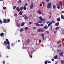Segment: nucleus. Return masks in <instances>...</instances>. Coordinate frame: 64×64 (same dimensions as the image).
Here are the masks:
<instances>
[{
  "mask_svg": "<svg viewBox=\"0 0 64 64\" xmlns=\"http://www.w3.org/2000/svg\"><path fill=\"white\" fill-rule=\"evenodd\" d=\"M39 18L40 19V20L38 21V23H42V22L43 21V22H45V19L42 18V16H40Z\"/></svg>",
  "mask_w": 64,
  "mask_h": 64,
  "instance_id": "f257e3e1",
  "label": "nucleus"
},
{
  "mask_svg": "<svg viewBox=\"0 0 64 64\" xmlns=\"http://www.w3.org/2000/svg\"><path fill=\"white\" fill-rule=\"evenodd\" d=\"M6 41H5L4 42V44H5L6 45H7V44L9 45L10 44V42H9V40L8 39H6Z\"/></svg>",
  "mask_w": 64,
  "mask_h": 64,
  "instance_id": "f03ea898",
  "label": "nucleus"
},
{
  "mask_svg": "<svg viewBox=\"0 0 64 64\" xmlns=\"http://www.w3.org/2000/svg\"><path fill=\"white\" fill-rule=\"evenodd\" d=\"M51 3H49L47 5V8H51Z\"/></svg>",
  "mask_w": 64,
  "mask_h": 64,
  "instance_id": "7ed1b4c3",
  "label": "nucleus"
},
{
  "mask_svg": "<svg viewBox=\"0 0 64 64\" xmlns=\"http://www.w3.org/2000/svg\"><path fill=\"white\" fill-rule=\"evenodd\" d=\"M33 6H34L33 4H31L30 6V9H32V8H33Z\"/></svg>",
  "mask_w": 64,
  "mask_h": 64,
  "instance_id": "20e7f679",
  "label": "nucleus"
},
{
  "mask_svg": "<svg viewBox=\"0 0 64 64\" xmlns=\"http://www.w3.org/2000/svg\"><path fill=\"white\" fill-rule=\"evenodd\" d=\"M48 28V26H47L46 25L44 27V28L45 29H47Z\"/></svg>",
  "mask_w": 64,
  "mask_h": 64,
  "instance_id": "39448f33",
  "label": "nucleus"
},
{
  "mask_svg": "<svg viewBox=\"0 0 64 64\" xmlns=\"http://www.w3.org/2000/svg\"><path fill=\"white\" fill-rule=\"evenodd\" d=\"M16 10L17 11H18V12L20 11V8H19L18 7L16 8Z\"/></svg>",
  "mask_w": 64,
  "mask_h": 64,
  "instance_id": "423d86ee",
  "label": "nucleus"
},
{
  "mask_svg": "<svg viewBox=\"0 0 64 64\" xmlns=\"http://www.w3.org/2000/svg\"><path fill=\"white\" fill-rule=\"evenodd\" d=\"M7 22V20H6V19H4L3 21V23H7V22Z\"/></svg>",
  "mask_w": 64,
  "mask_h": 64,
  "instance_id": "0eeeda50",
  "label": "nucleus"
},
{
  "mask_svg": "<svg viewBox=\"0 0 64 64\" xmlns=\"http://www.w3.org/2000/svg\"><path fill=\"white\" fill-rule=\"evenodd\" d=\"M16 25L18 27H20V24L19 23H17L16 24Z\"/></svg>",
  "mask_w": 64,
  "mask_h": 64,
  "instance_id": "6e6552de",
  "label": "nucleus"
},
{
  "mask_svg": "<svg viewBox=\"0 0 64 64\" xmlns=\"http://www.w3.org/2000/svg\"><path fill=\"white\" fill-rule=\"evenodd\" d=\"M59 55L60 56H63V54L62 52H60L59 53Z\"/></svg>",
  "mask_w": 64,
  "mask_h": 64,
  "instance_id": "1a4fd4ad",
  "label": "nucleus"
},
{
  "mask_svg": "<svg viewBox=\"0 0 64 64\" xmlns=\"http://www.w3.org/2000/svg\"><path fill=\"white\" fill-rule=\"evenodd\" d=\"M0 36L1 37H3L4 36V33L3 32H2L0 33Z\"/></svg>",
  "mask_w": 64,
  "mask_h": 64,
  "instance_id": "9d476101",
  "label": "nucleus"
},
{
  "mask_svg": "<svg viewBox=\"0 0 64 64\" xmlns=\"http://www.w3.org/2000/svg\"><path fill=\"white\" fill-rule=\"evenodd\" d=\"M41 36L42 38H44V36H45L44 35V34H42Z\"/></svg>",
  "mask_w": 64,
  "mask_h": 64,
  "instance_id": "9b49d317",
  "label": "nucleus"
},
{
  "mask_svg": "<svg viewBox=\"0 0 64 64\" xmlns=\"http://www.w3.org/2000/svg\"><path fill=\"white\" fill-rule=\"evenodd\" d=\"M26 19H29V16L27 17V16H26L24 18V19L25 20H26Z\"/></svg>",
  "mask_w": 64,
  "mask_h": 64,
  "instance_id": "f8f14e48",
  "label": "nucleus"
},
{
  "mask_svg": "<svg viewBox=\"0 0 64 64\" xmlns=\"http://www.w3.org/2000/svg\"><path fill=\"white\" fill-rule=\"evenodd\" d=\"M34 24H36V26H40V24L38 23H35Z\"/></svg>",
  "mask_w": 64,
  "mask_h": 64,
  "instance_id": "ddd939ff",
  "label": "nucleus"
},
{
  "mask_svg": "<svg viewBox=\"0 0 64 64\" xmlns=\"http://www.w3.org/2000/svg\"><path fill=\"white\" fill-rule=\"evenodd\" d=\"M61 43V40H59L57 42V44H60Z\"/></svg>",
  "mask_w": 64,
  "mask_h": 64,
  "instance_id": "4468645a",
  "label": "nucleus"
},
{
  "mask_svg": "<svg viewBox=\"0 0 64 64\" xmlns=\"http://www.w3.org/2000/svg\"><path fill=\"white\" fill-rule=\"evenodd\" d=\"M59 22H57L55 24V25L56 26H58V25H59Z\"/></svg>",
  "mask_w": 64,
  "mask_h": 64,
  "instance_id": "2eb2a0df",
  "label": "nucleus"
},
{
  "mask_svg": "<svg viewBox=\"0 0 64 64\" xmlns=\"http://www.w3.org/2000/svg\"><path fill=\"white\" fill-rule=\"evenodd\" d=\"M23 12L22 11H20L19 12V14L20 15H22V14H23Z\"/></svg>",
  "mask_w": 64,
  "mask_h": 64,
  "instance_id": "dca6fc26",
  "label": "nucleus"
},
{
  "mask_svg": "<svg viewBox=\"0 0 64 64\" xmlns=\"http://www.w3.org/2000/svg\"><path fill=\"white\" fill-rule=\"evenodd\" d=\"M25 25V22H22L21 24V26H24Z\"/></svg>",
  "mask_w": 64,
  "mask_h": 64,
  "instance_id": "f3484780",
  "label": "nucleus"
},
{
  "mask_svg": "<svg viewBox=\"0 0 64 64\" xmlns=\"http://www.w3.org/2000/svg\"><path fill=\"white\" fill-rule=\"evenodd\" d=\"M38 13L39 14H41V12L40 11V10H39L38 11Z\"/></svg>",
  "mask_w": 64,
  "mask_h": 64,
  "instance_id": "a211bd4d",
  "label": "nucleus"
},
{
  "mask_svg": "<svg viewBox=\"0 0 64 64\" xmlns=\"http://www.w3.org/2000/svg\"><path fill=\"white\" fill-rule=\"evenodd\" d=\"M57 58H58V56H57V55L55 56L54 57V59H57Z\"/></svg>",
  "mask_w": 64,
  "mask_h": 64,
  "instance_id": "6ab92c4d",
  "label": "nucleus"
},
{
  "mask_svg": "<svg viewBox=\"0 0 64 64\" xmlns=\"http://www.w3.org/2000/svg\"><path fill=\"white\" fill-rule=\"evenodd\" d=\"M61 63L62 64H64V60H63L61 61Z\"/></svg>",
  "mask_w": 64,
  "mask_h": 64,
  "instance_id": "aec40b11",
  "label": "nucleus"
},
{
  "mask_svg": "<svg viewBox=\"0 0 64 64\" xmlns=\"http://www.w3.org/2000/svg\"><path fill=\"white\" fill-rule=\"evenodd\" d=\"M24 29L22 28V29H21L20 30V32H22V31H24Z\"/></svg>",
  "mask_w": 64,
  "mask_h": 64,
  "instance_id": "412c9836",
  "label": "nucleus"
},
{
  "mask_svg": "<svg viewBox=\"0 0 64 64\" xmlns=\"http://www.w3.org/2000/svg\"><path fill=\"white\" fill-rule=\"evenodd\" d=\"M6 48L7 49H10V46H6Z\"/></svg>",
  "mask_w": 64,
  "mask_h": 64,
  "instance_id": "4be33fe9",
  "label": "nucleus"
},
{
  "mask_svg": "<svg viewBox=\"0 0 64 64\" xmlns=\"http://www.w3.org/2000/svg\"><path fill=\"white\" fill-rule=\"evenodd\" d=\"M57 8H58V9H60V5H59V4H58L57 5Z\"/></svg>",
  "mask_w": 64,
  "mask_h": 64,
  "instance_id": "5701e85b",
  "label": "nucleus"
},
{
  "mask_svg": "<svg viewBox=\"0 0 64 64\" xmlns=\"http://www.w3.org/2000/svg\"><path fill=\"white\" fill-rule=\"evenodd\" d=\"M59 5H62V2L60 1V2L59 3Z\"/></svg>",
  "mask_w": 64,
  "mask_h": 64,
  "instance_id": "b1692460",
  "label": "nucleus"
},
{
  "mask_svg": "<svg viewBox=\"0 0 64 64\" xmlns=\"http://www.w3.org/2000/svg\"><path fill=\"white\" fill-rule=\"evenodd\" d=\"M23 9L24 10H26V9H27V8H26V7L25 6H24L23 7Z\"/></svg>",
  "mask_w": 64,
  "mask_h": 64,
  "instance_id": "393cba45",
  "label": "nucleus"
},
{
  "mask_svg": "<svg viewBox=\"0 0 64 64\" xmlns=\"http://www.w3.org/2000/svg\"><path fill=\"white\" fill-rule=\"evenodd\" d=\"M28 28L27 27H24V29L25 30H27Z\"/></svg>",
  "mask_w": 64,
  "mask_h": 64,
  "instance_id": "a878e982",
  "label": "nucleus"
},
{
  "mask_svg": "<svg viewBox=\"0 0 64 64\" xmlns=\"http://www.w3.org/2000/svg\"><path fill=\"white\" fill-rule=\"evenodd\" d=\"M13 9H16V6H13Z\"/></svg>",
  "mask_w": 64,
  "mask_h": 64,
  "instance_id": "bb28decb",
  "label": "nucleus"
},
{
  "mask_svg": "<svg viewBox=\"0 0 64 64\" xmlns=\"http://www.w3.org/2000/svg\"><path fill=\"white\" fill-rule=\"evenodd\" d=\"M53 9H55V8H56V6H55V5H53Z\"/></svg>",
  "mask_w": 64,
  "mask_h": 64,
  "instance_id": "cd10ccee",
  "label": "nucleus"
},
{
  "mask_svg": "<svg viewBox=\"0 0 64 64\" xmlns=\"http://www.w3.org/2000/svg\"><path fill=\"white\" fill-rule=\"evenodd\" d=\"M61 18L62 19H64V17L63 16V15H61Z\"/></svg>",
  "mask_w": 64,
  "mask_h": 64,
  "instance_id": "c85d7f7f",
  "label": "nucleus"
},
{
  "mask_svg": "<svg viewBox=\"0 0 64 64\" xmlns=\"http://www.w3.org/2000/svg\"><path fill=\"white\" fill-rule=\"evenodd\" d=\"M0 23H1V24H3V22H2V21L0 19Z\"/></svg>",
  "mask_w": 64,
  "mask_h": 64,
  "instance_id": "c756f323",
  "label": "nucleus"
},
{
  "mask_svg": "<svg viewBox=\"0 0 64 64\" xmlns=\"http://www.w3.org/2000/svg\"><path fill=\"white\" fill-rule=\"evenodd\" d=\"M23 7H21L20 8V11H22V10H23Z\"/></svg>",
  "mask_w": 64,
  "mask_h": 64,
  "instance_id": "7c9ffc66",
  "label": "nucleus"
},
{
  "mask_svg": "<svg viewBox=\"0 0 64 64\" xmlns=\"http://www.w3.org/2000/svg\"><path fill=\"white\" fill-rule=\"evenodd\" d=\"M14 16L15 17H17V14H14Z\"/></svg>",
  "mask_w": 64,
  "mask_h": 64,
  "instance_id": "2f4dec72",
  "label": "nucleus"
},
{
  "mask_svg": "<svg viewBox=\"0 0 64 64\" xmlns=\"http://www.w3.org/2000/svg\"><path fill=\"white\" fill-rule=\"evenodd\" d=\"M29 42H30V39H28L27 40V42L28 43H29Z\"/></svg>",
  "mask_w": 64,
  "mask_h": 64,
  "instance_id": "473e14b6",
  "label": "nucleus"
},
{
  "mask_svg": "<svg viewBox=\"0 0 64 64\" xmlns=\"http://www.w3.org/2000/svg\"><path fill=\"white\" fill-rule=\"evenodd\" d=\"M59 29V27L58 26H57L56 28L55 29L56 30H57Z\"/></svg>",
  "mask_w": 64,
  "mask_h": 64,
  "instance_id": "72a5a7b5",
  "label": "nucleus"
},
{
  "mask_svg": "<svg viewBox=\"0 0 64 64\" xmlns=\"http://www.w3.org/2000/svg\"><path fill=\"white\" fill-rule=\"evenodd\" d=\"M28 6V4L27 3H26L24 4V6Z\"/></svg>",
  "mask_w": 64,
  "mask_h": 64,
  "instance_id": "f704fd0d",
  "label": "nucleus"
},
{
  "mask_svg": "<svg viewBox=\"0 0 64 64\" xmlns=\"http://www.w3.org/2000/svg\"><path fill=\"white\" fill-rule=\"evenodd\" d=\"M56 20L58 21H60V19H59V18H58L57 20Z\"/></svg>",
  "mask_w": 64,
  "mask_h": 64,
  "instance_id": "c9c22d12",
  "label": "nucleus"
},
{
  "mask_svg": "<svg viewBox=\"0 0 64 64\" xmlns=\"http://www.w3.org/2000/svg\"><path fill=\"white\" fill-rule=\"evenodd\" d=\"M7 20L8 22H10V19H8Z\"/></svg>",
  "mask_w": 64,
  "mask_h": 64,
  "instance_id": "e433bc0d",
  "label": "nucleus"
},
{
  "mask_svg": "<svg viewBox=\"0 0 64 64\" xmlns=\"http://www.w3.org/2000/svg\"><path fill=\"white\" fill-rule=\"evenodd\" d=\"M29 56H30V57L31 58H32V55H29Z\"/></svg>",
  "mask_w": 64,
  "mask_h": 64,
  "instance_id": "4c0bfd02",
  "label": "nucleus"
},
{
  "mask_svg": "<svg viewBox=\"0 0 64 64\" xmlns=\"http://www.w3.org/2000/svg\"><path fill=\"white\" fill-rule=\"evenodd\" d=\"M38 32H40V29H38L37 30Z\"/></svg>",
  "mask_w": 64,
  "mask_h": 64,
  "instance_id": "58836bf2",
  "label": "nucleus"
},
{
  "mask_svg": "<svg viewBox=\"0 0 64 64\" xmlns=\"http://www.w3.org/2000/svg\"><path fill=\"white\" fill-rule=\"evenodd\" d=\"M60 51H61V50H57V52L58 53H59V52H60Z\"/></svg>",
  "mask_w": 64,
  "mask_h": 64,
  "instance_id": "ea45409f",
  "label": "nucleus"
},
{
  "mask_svg": "<svg viewBox=\"0 0 64 64\" xmlns=\"http://www.w3.org/2000/svg\"><path fill=\"white\" fill-rule=\"evenodd\" d=\"M26 16V14H24L22 16V17H24V16Z\"/></svg>",
  "mask_w": 64,
  "mask_h": 64,
  "instance_id": "a19ab883",
  "label": "nucleus"
},
{
  "mask_svg": "<svg viewBox=\"0 0 64 64\" xmlns=\"http://www.w3.org/2000/svg\"><path fill=\"white\" fill-rule=\"evenodd\" d=\"M44 24H40V26H43Z\"/></svg>",
  "mask_w": 64,
  "mask_h": 64,
  "instance_id": "79ce46f5",
  "label": "nucleus"
},
{
  "mask_svg": "<svg viewBox=\"0 0 64 64\" xmlns=\"http://www.w3.org/2000/svg\"><path fill=\"white\" fill-rule=\"evenodd\" d=\"M42 4H43V5H44L45 4V3H44V2H42Z\"/></svg>",
  "mask_w": 64,
  "mask_h": 64,
  "instance_id": "37998d69",
  "label": "nucleus"
},
{
  "mask_svg": "<svg viewBox=\"0 0 64 64\" xmlns=\"http://www.w3.org/2000/svg\"><path fill=\"white\" fill-rule=\"evenodd\" d=\"M21 0H19L18 1V3H21Z\"/></svg>",
  "mask_w": 64,
  "mask_h": 64,
  "instance_id": "c03bdc74",
  "label": "nucleus"
},
{
  "mask_svg": "<svg viewBox=\"0 0 64 64\" xmlns=\"http://www.w3.org/2000/svg\"><path fill=\"white\" fill-rule=\"evenodd\" d=\"M6 8L5 7H3V9H4V10H5L6 9Z\"/></svg>",
  "mask_w": 64,
  "mask_h": 64,
  "instance_id": "a18cd8bd",
  "label": "nucleus"
},
{
  "mask_svg": "<svg viewBox=\"0 0 64 64\" xmlns=\"http://www.w3.org/2000/svg\"><path fill=\"white\" fill-rule=\"evenodd\" d=\"M3 31L4 32H6V30L5 29H4L3 30Z\"/></svg>",
  "mask_w": 64,
  "mask_h": 64,
  "instance_id": "49530a36",
  "label": "nucleus"
},
{
  "mask_svg": "<svg viewBox=\"0 0 64 64\" xmlns=\"http://www.w3.org/2000/svg\"><path fill=\"white\" fill-rule=\"evenodd\" d=\"M11 46H12V47H13L14 46V44H11Z\"/></svg>",
  "mask_w": 64,
  "mask_h": 64,
  "instance_id": "de8ad7c7",
  "label": "nucleus"
},
{
  "mask_svg": "<svg viewBox=\"0 0 64 64\" xmlns=\"http://www.w3.org/2000/svg\"><path fill=\"white\" fill-rule=\"evenodd\" d=\"M47 62H46V61H45L44 62V63L45 64H47Z\"/></svg>",
  "mask_w": 64,
  "mask_h": 64,
  "instance_id": "09e8293b",
  "label": "nucleus"
},
{
  "mask_svg": "<svg viewBox=\"0 0 64 64\" xmlns=\"http://www.w3.org/2000/svg\"><path fill=\"white\" fill-rule=\"evenodd\" d=\"M40 31H41V32H43V30L42 29H41Z\"/></svg>",
  "mask_w": 64,
  "mask_h": 64,
  "instance_id": "8fccbe9b",
  "label": "nucleus"
},
{
  "mask_svg": "<svg viewBox=\"0 0 64 64\" xmlns=\"http://www.w3.org/2000/svg\"><path fill=\"white\" fill-rule=\"evenodd\" d=\"M47 62L48 63H51V62L50 61H48Z\"/></svg>",
  "mask_w": 64,
  "mask_h": 64,
  "instance_id": "3c124183",
  "label": "nucleus"
},
{
  "mask_svg": "<svg viewBox=\"0 0 64 64\" xmlns=\"http://www.w3.org/2000/svg\"><path fill=\"white\" fill-rule=\"evenodd\" d=\"M39 43H41V40H39Z\"/></svg>",
  "mask_w": 64,
  "mask_h": 64,
  "instance_id": "603ef678",
  "label": "nucleus"
},
{
  "mask_svg": "<svg viewBox=\"0 0 64 64\" xmlns=\"http://www.w3.org/2000/svg\"><path fill=\"white\" fill-rule=\"evenodd\" d=\"M52 61H54V58H52Z\"/></svg>",
  "mask_w": 64,
  "mask_h": 64,
  "instance_id": "864d4df0",
  "label": "nucleus"
},
{
  "mask_svg": "<svg viewBox=\"0 0 64 64\" xmlns=\"http://www.w3.org/2000/svg\"><path fill=\"white\" fill-rule=\"evenodd\" d=\"M49 24H50V25H51V24H52V22H50V23H49Z\"/></svg>",
  "mask_w": 64,
  "mask_h": 64,
  "instance_id": "5fc2aeb1",
  "label": "nucleus"
},
{
  "mask_svg": "<svg viewBox=\"0 0 64 64\" xmlns=\"http://www.w3.org/2000/svg\"><path fill=\"white\" fill-rule=\"evenodd\" d=\"M32 23V22H30L29 23V24L30 25V24H31Z\"/></svg>",
  "mask_w": 64,
  "mask_h": 64,
  "instance_id": "6e6d98bb",
  "label": "nucleus"
},
{
  "mask_svg": "<svg viewBox=\"0 0 64 64\" xmlns=\"http://www.w3.org/2000/svg\"><path fill=\"white\" fill-rule=\"evenodd\" d=\"M46 32L47 34H49V31H47Z\"/></svg>",
  "mask_w": 64,
  "mask_h": 64,
  "instance_id": "4d7b16f0",
  "label": "nucleus"
},
{
  "mask_svg": "<svg viewBox=\"0 0 64 64\" xmlns=\"http://www.w3.org/2000/svg\"><path fill=\"white\" fill-rule=\"evenodd\" d=\"M46 2H48L49 1V0H46Z\"/></svg>",
  "mask_w": 64,
  "mask_h": 64,
  "instance_id": "13d9d810",
  "label": "nucleus"
},
{
  "mask_svg": "<svg viewBox=\"0 0 64 64\" xmlns=\"http://www.w3.org/2000/svg\"><path fill=\"white\" fill-rule=\"evenodd\" d=\"M61 13H64V11H62L61 12Z\"/></svg>",
  "mask_w": 64,
  "mask_h": 64,
  "instance_id": "bf43d9fd",
  "label": "nucleus"
},
{
  "mask_svg": "<svg viewBox=\"0 0 64 64\" xmlns=\"http://www.w3.org/2000/svg\"><path fill=\"white\" fill-rule=\"evenodd\" d=\"M50 24H48V27H50Z\"/></svg>",
  "mask_w": 64,
  "mask_h": 64,
  "instance_id": "052dcab7",
  "label": "nucleus"
},
{
  "mask_svg": "<svg viewBox=\"0 0 64 64\" xmlns=\"http://www.w3.org/2000/svg\"><path fill=\"white\" fill-rule=\"evenodd\" d=\"M36 28V27H34V28H33V29H35V28Z\"/></svg>",
  "mask_w": 64,
  "mask_h": 64,
  "instance_id": "680f3d73",
  "label": "nucleus"
},
{
  "mask_svg": "<svg viewBox=\"0 0 64 64\" xmlns=\"http://www.w3.org/2000/svg\"><path fill=\"white\" fill-rule=\"evenodd\" d=\"M49 23V21H48L46 22V23L47 24H48V23Z\"/></svg>",
  "mask_w": 64,
  "mask_h": 64,
  "instance_id": "e2e57ef3",
  "label": "nucleus"
},
{
  "mask_svg": "<svg viewBox=\"0 0 64 64\" xmlns=\"http://www.w3.org/2000/svg\"><path fill=\"white\" fill-rule=\"evenodd\" d=\"M58 47H60V45H58Z\"/></svg>",
  "mask_w": 64,
  "mask_h": 64,
  "instance_id": "0e129e2a",
  "label": "nucleus"
},
{
  "mask_svg": "<svg viewBox=\"0 0 64 64\" xmlns=\"http://www.w3.org/2000/svg\"><path fill=\"white\" fill-rule=\"evenodd\" d=\"M18 42H20V40H18Z\"/></svg>",
  "mask_w": 64,
  "mask_h": 64,
  "instance_id": "69168bd1",
  "label": "nucleus"
},
{
  "mask_svg": "<svg viewBox=\"0 0 64 64\" xmlns=\"http://www.w3.org/2000/svg\"><path fill=\"white\" fill-rule=\"evenodd\" d=\"M40 6H42V4H40Z\"/></svg>",
  "mask_w": 64,
  "mask_h": 64,
  "instance_id": "338daca9",
  "label": "nucleus"
},
{
  "mask_svg": "<svg viewBox=\"0 0 64 64\" xmlns=\"http://www.w3.org/2000/svg\"><path fill=\"white\" fill-rule=\"evenodd\" d=\"M5 62H2V63L3 64H5Z\"/></svg>",
  "mask_w": 64,
  "mask_h": 64,
  "instance_id": "774afa93",
  "label": "nucleus"
}]
</instances>
